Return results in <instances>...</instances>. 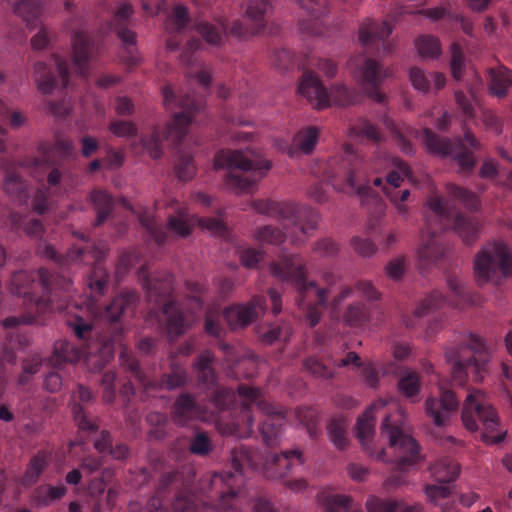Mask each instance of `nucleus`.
<instances>
[{
  "instance_id": "1",
  "label": "nucleus",
  "mask_w": 512,
  "mask_h": 512,
  "mask_svg": "<svg viewBox=\"0 0 512 512\" xmlns=\"http://www.w3.org/2000/svg\"><path fill=\"white\" fill-rule=\"evenodd\" d=\"M105 253L104 244L73 246L64 256L58 254L48 243L43 242L38 246V254L54 261L62 269L73 263L95 264L87 278L91 296L84 302L85 307L76 305L77 312L67 320L68 327L81 341V346L77 347L67 340L55 342L50 359L53 368L84 359L88 366L101 370L113 358L115 345H122L123 318L134 310L137 294L132 290H125L116 295L108 305L102 307L98 304L97 297L104 294L109 278L101 265Z\"/></svg>"
},
{
  "instance_id": "2",
  "label": "nucleus",
  "mask_w": 512,
  "mask_h": 512,
  "mask_svg": "<svg viewBox=\"0 0 512 512\" xmlns=\"http://www.w3.org/2000/svg\"><path fill=\"white\" fill-rule=\"evenodd\" d=\"M231 465L234 472H214L202 476L196 492L192 489V480L184 478V472H167L163 474L148 506L155 512L165 510L170 505L172 512H242L244 471L257 468V454L240 445L232 451Z\"/></svg>"
},
{
  "instance_id": "3",
  "label": "nucleus",
  "mask_w": 512,
  "mask_h": 512,
  "mask_svg": "<svg viewBox=\"0 0 512 512\" xmlns=\"http://www.w3.org/2000/svg\"><path fill=\"white\" fill-rule=\"evenodd\" d=\"M72 285L69 277L50 272L46 268L13 273L10 281L11 292L27 298L34 311L21 316H9L3 320V326L14 328L20 324H34L46 312L69 310Z\"/></svg>"
},
{
  "instance_id": "4",
  "label": "nucleus",
  "mask_w": 512,
  "mask_h": 512,
  "mask_svg": "<svg viewBox=\"0 0 512 512\" xmlns=\"http://www.w3.org/2000/svg\"><path fill=\"white\" fill-rule=\"evenodd\" d=\"M142 286L146 291L147 299L159 309L161 321L164 322V330L170 340L183 335L195 321V311L202 309L201 295L204 286L187 282V289L191 295L186 299L185 305L172 299L173 276L170 273H162L150 277L145 267L139 270Z\"/></svg>"
},
{
  "instance_id": "5",
  "label": "nucleus",
  "mask_w": 512,
  "mask_h": 512,
  "mask_svg": "<svg viewBox=\"0 0 512 512\" xmlns=\"http://www.w3.org/2000/svg\"><path fill=\"white\" fill-rule=\"evenodd\" d=\"M429 212L425 216V228L418 249V263L423 270L430 268L446 253L439 238L441 232L452 229L465 244H472L479 235V223L462 213L455 216L448 209V202L440 196H432L427 201Z\"/></svg>"
},
{
  "instance_id": "6",
  "label": "nucleus",
  "mask_w": 512,
  "mask_h": 512,
  "mask_svg": "<svg viewBox=\"0 0 512 512\" xmlns=\"http://www.w3.org/2000/svg\"><path fill=\"white\" fill-rule=\"evenodd\" d=\"M363 167L362 158L351 145H345L342 153L330 158L324 165L323 176L340 192L356 193L362 197V205L371 202L374 207L367 223L368 234H377L386 205L380 197L363 184H358V176Z\"/></svg>"
},
{
  "instance_id": "7",
  "label": "nucleus",
  "mask_w": 512,
  "mask_h": 512,
  "mask_svg": "<svg viewBox=\"0 0 512 512\" xmlns=\"http://www.w3.org/2000/svg\"><path fill=\"white\" fill-rule=\"evenodd\" d=\"M272 276L289 283L296 291V302L310 327H315L327 307L328 288L307 279L305 261L299 254L282 253L269 267Z\"/></svg>"
},
{
  "instance_id": "8",
  "label": "nucleus",
  "mask_w": 512,
  "mask_h": 512,
  "mask_svg": "<svg viewBox=\"0 0 512 512\" xmlns=\"http://www.w3.org/2000/svg\"><path fill=\"white\" fill-rule=\"evenodd\" d=\"M238 396L242 399L240 420L233 421L227 426L224 433L235 435L239 438H248L253 433L254 418L252 408L255 406L265 414V419L259 426L263 442L267 446H274L278 443L281 429L285 424V417L276 407L268 403L258 388L240 384L237 388Z\"/></svg>"
},
{
  "instance_id": "9",
  "label": "nucleus",
  "mask_w": 512,
  "mask_h": 512,
  "mask_svg": "<svg viewBox=\"0 0 512 512\" xmlns=\"http://www.w3.org/2000/svg\"><path fill=\"white\" fill-rule=\"evenodd\" d=\"M138 219L141 226L158 245L168 244L179 238H187L197 225L213 234L224 235L226 233V225L221 218H200L191 213L186 205L180 204L177 205L174 213L167 217L165 225L158 223L148 210L141 211Z\"/></svg>"
},
{
  "instance_id": "10",
  "label": "nucleus",
  "mask_w": 512,
  "mask_h": 512,
  "mask_svg": "<svg viewBox=\"0 0 512 512\" xmlns=\"http://www.w3.org/2000/svg\"><path fill=\"white\" fill-rule=\"evenodd\" d=\"M444 355L446 362L451 365V377L455 385H465L469 377L474 382H481L488 373V348L476 334L462 336L457 344L446 348Z\"/></svg>"
},
{
  "instance_id": "11",
  "label": "nucleus",
  "mask_w": 512,
  "mask_h": 512,
  "mask_svg": "<svg viewBox=\"0 0 512 512\" xmlns=\"http://www.w3.org/2000/svg\"><path fill=\"white\" fill-rule=\"evenodd\" d=\"M216 169L227 168V186L236 193H250L271 168V162L249 151L222 150L214 158Z\"/></svg>"
},
{
  "instance_id": "12",
  "label": "nucleus",
  "mask_w": 512,
  "mask_h": 512,
  "mask_svg": "<svg viewBox=\"0 0 512 512\" xmlns=\"http://www.w3.org/2000/svg\"><path fill=\"white\" fill-rule=\"evenodd\" d=\"M179 106L182 111L174 114L172 120L162 132L159 128H155L150 136L141 138L143 149L153 159H159L162 156L163 141H171L176 147L181 145L187 134L189 124L195 122L196 115L204 110L205 99L195 92L187 93L179 100Z\"/></svg>"
},
{
  "instance_id": "13",
  "label": "nucleus",
  "mask_w": 512,
  "mask_h": 512,
  "mask_svg": "<svg viewBox=\"0 0 512 512\" xmlns=\"http://www.w3.org/2000/svg\"><path fill=\"white\" fill-rule=\"evenodd\" d=\"M273 8L274 0H249L246 7V17L250 21L249 27L238 20L233 21L229 26L221 21V30H219L213 24L200 21L196 25V30L211 45H218L223 33H230L238 38L261 34L265 31L267 15L273 11Z\"/></svg>"
},
{
  "instance_id": "14",
  "label": "nucleus",
  "mask_w": 512,
  "mask_h": 512,
  "mask_svg": "<svg viewBox=\"0 0 512 512\" xmlns=\"http://www.w3.org/2000/svg\"><path fill=\"white\" fill-rule=\"evenodd\" d=\"M119 361L122 368L129 373L130 377L129 381L124 383L120 390V393L127 398L135 392L131 379H134L141 387H143L147 394H151L158 390H174L183 387L188 381L186 369L182 365L174 362L171 363L170 372L163 374L159 381L149 379L142 371L139 362L133 355L132 351L127 347L122 348Z\"/></svg>"
},
{
  "instance_id": "15",
  "label": "nucleus",
  "mask_w": 512,
  "mask_h": 512,
  "mask_svg": "<svg viewBox=\"0 0 512 512\" xmlns=\"http://www.w3.org/2000/svg\"><path fill=\"white\" fill-rule=\"evenodd\" d=\"M381 432L389 438L390 448L395 455L396 473L384 482L386 489L396 488L404 484L402 473L416 465L421 460L420 446L410 435L392 421L391 415H385L381 424Z\"/></svg>"
},
{
  "instance_id": "16",
  "label": "nucleus",
  "mask_w": 512,
  "mask_h": 512,
  "mask_svg": "<svg viewBox=\"0 0 512 512\" xmlns=\"http://www.w3.org/2000/svg\"><path fill=\"white\" fill-rule=\"evenodd\" d=\"M461 418L465 428L471 432L477 431L481 424L483 426L482 440L487 444H499L505 438V432L494 433L499 418L480 390H474L468 394Z\"/></svg>"
},
{
  "instance_id": "17",
  "label": "nucleus",
  "mask_w": 512,
  "mask_h": 512,
  "mask_svg": "<svg viewBox=\"0 0 512 512\" xmlns=\"http://www.w3.org/2000/svg\"><path fill=\"white\" fill-rule=\"evenodd\" d=\"M39 157L34 159V173L38 170L47 173V183L49 187L59 192H67L72 183V174L62 162L56 160V156L65 158L73 153L74 146L71 140L57 138L53 147L41 145L39 147Z\"/></svg>"
},
{
  "instance_id": "18",
  "label": "nucleus",
  "mask_w": 512,
  "mask_h": 512,
  "mask_svg": "<svg viewBox=\"0 0 512 512\" xmlns=\"http://www.w3.org/2000/svg\"><path fill=\"white\" fill-rule=\"evenodd\" d=\"M424 135L425 145L431 153L451 157L462 172H471L474 169L476 160L473 151L480 150L481 144L471 131L465 130L463 138L454 142L438 136L428 128L424 130Z\"/></svg>"
},
{
  "instance_id": "19",
  "label": "nucleus",
  "mask_w": 512,
  "mask_h": 512,
  "mask_svg": "<svg viewBox=\"0 0 512 512\" xmlns=\"http://www.w3.org/2000/svg\"><path fill=\"white\" fill-rule=\"evenodd\" d=\"M474 273L479 285L499 283L512 276V256L506 244L493 242L485 245L475 256Z\"/></svg>"
},
{
  "instance_id": "20",
  "label": "nucleus",
  "mask_w": 512,
  "mask_h": 512,
  "mask_svg": "<svg viewBox=\"0 0 512 512\" xmlns=\"http://www.w3.org/2000/svg\"><path fill=\"white\" fill-rule=\"evenodd\" d=\"M253 208L260 214L290 222L306 236L317 229L320 219L319 212L314 208L295 203L257 200Z\"/></svg>"
},
{
  "instance_id": "21",
  "label": "nucleus",
  "mask_w": 512,
  "mask_h": 512,
  "mask_svg": "<svg viewBox=\"0 0 512 512\" xmlns=\"http://www.w3.org/2000/svg\"><path fill=\"white\" fill-rule=\"evenodd\" d=\"M34 80L38 90L43 94H50L58 88H67L70 81V64L59 55H52L49 66L38 61L34 65Z\"/></svg>"
},
{
  "instance_id": "22",
  "label": "nucleus",
  "mask_w": 512,
  "mask_h": 512,
  "mask_svg": "<svg viewBox=\"0 0 512 512\" xmlns=\"http://www.w3.org/2000/svg\"><path fill=\"white\" fill-rule=\"evenodd\" d=\"M393 75L390 67L383 66L371 56L363 58L357 69V77L364 94L373 101L384 104L387 96L380 91V85Z\"/></svg>"
},
{
  "instance_id": "23",
  "label": "nucleus",
  "mask_w": 512,
  "mask_h": 512,
  "mask_svg": "<svg viewBox=\"0 0 512 512\" xmlns=\"http://www.w3.org/2000/svg\"><path fill=\"white\" fill-rule=\"evenodd\" d=\"M132 14V5L121 3L108 23L109 29L122 41L124 45L122 58L130 67L137 65L140 60L135 48L136 34L129 28Z\"/></svg>"
},
{
  "instance_id": "24",
  "label": "nucleus",
  "mask_w": 512,
  "mask_h": 512,
  "mask_svg": "<svg viewBox=\"0 0 512 512\" xmlns=\"http://www.w3.org/2000/svg\"><path fill=\"white\" fill-rule=\"evenodd\" d=\"M430 472L438 484L427 485L425 493L432 502L447 498L451 493L450 483L454 482L460 473L457 462L450 458H441L430 466Z\"/></svg>"
},
{
  "instance_id": "25",
  "label": "nucleus",
  "mask_w": 512,
  "mask_h": 512,
  "mask_svg": "<svg viewBox=\"0 0 512 512\" xmlns=\"http://www.w3.org/2000/svg\"><path fill=\"white\" fill-rule=\"evenodd\" d=\"M391 33L392 27L386 21L378 22L367 18L359 26L358 39L367 52L379 51L381 47L383 53L390 54L393 47L387 39Z\"/></svg>"
},
{
  "instance_id": "26",
  "label": "nucleus",
  "mask_w": 512,
  "mask_h": 512,
  "mask_svg": "<svg viewBox=\"0 0 512 512\" xmlns=\"http://www.w3.org/2000/svg\"><path fill=\"white\" fill-rule=\"evenodd\" d=\"M71 42L73 69L77 74L85 77L89 70V60L98 52V43L84 28L72 34Z\"/></svg>"
},
{
  "instance_id": "27",
  "label": "nucleus",
  "mask_w": 512,
  "mask_h": 512,
  "mask_svg": "<svg viewBox=\"0 0 512 512\" xmlns=\"http://www.w3.org/2000/svg\"><path fill=\"white\" fill-rule=\"evenodd\" d=\"M266 309L264 296H255L246 305L237 304L225 309L223 317L232 329L244 328Z\"/></svg>"
},
{
  "instance_id": "28",
  "label": "nucleus",
  "mask_w": 512,
  "mask_h": 512,
  "mask_svg": "<svg viewBox=\"0 0 512 512\" xmlns=\"http://www.w3.org/2000/svg\"><path fill=\"white\" fill-rule=\"evenodd\" d=\"M426 413L437 426L445 425L453 412L458 409L459 401L455 393L439 386V397H429L426 400Z\"/></svg>"
},
{
  "instance_id": "29",
  "label": "nucleus",
  "mask_w": 512,
  "mask_h": 512,
  "mask_svg": "<svg viewBox=\"0 0 512 512\" xmlns=\"http://www.w3.org/2000/svg\"><path fill=\"white\" fill-rule=\"evenodd\" d=\"M72 399V413L79 430L88 434L96 432L99 428L97 418L89 415L83 407V404L90 403L94 399L92 392L84 385L78 384Z\"/></svg>"
},
{
  "instance_id": "30",
  "label": "nucleus",
  "mask_w": 512,
  "mask_h": 512,
  "mask_svg": "<svg viewBox=\"0 0 512 512\" xmlns=\"http://www.w3.org/2000/svg\"><path fill=\"white\" fill-rule=\"evenodd\" d=\"M298 92L316 109L329 106V95L321 80L311 71L303 74Z\"/></svg>"
},
{
  "instance_id": "31",
  "label": "nucleus",
  "mask_w": 512,
  "mask_h": 512,
  "mask_svg": "<svg viewBox=\"0 0 512 512\" xmlns=\"http://www.w3.org/2000/svg\"><path fill=\"white\" fill-rule=\"evenodd\" d=\"M171 415L176 424L184 426L191 420L202 419L203 411L193 395L181 393L173 404Z\"/></svg>"
},
{
  "instance_id": "32",
  "label": "nucleus",
  "mask_w": 512,
  "mask_h": 512,
  "mask_svg": "<svg viewBox=\"0 0 512 512\" xmlns=\"http://www.w3.org/2000/svg\"><path fill=\"white\" fill-rule=\"evenodd\" d=\"M303 463L304 458L299 449L286 450L281 454L271 456L267 475L272 478H284L295 466H301Z\"/></svg>"
},
{
  "instance_id": "33",
  "label": "nucleus",
  "mask_w": 512,
  "mask_h": 512,
  "mask_svg": "<svg viewBox=\"0 0 512 512\" xmlns=\"http://www.w3.org/2000/svg\"><path fill=\"white\" fill-rule=\"evenodd\" d=\"M385 159L391 171L386 177V185L383 187V191L387 198H389L390 192L399 194L398 188L405 177H410L411 169L405 161L398 157L385 154Z\"/></svg>"
},
{
  "instance_id": "34",
  "label": "nucleus",
  "mask_w": 512,
  "mask_h": 512,
  "mask_svg": "<svg viewBox=\"0 0 512 512\" xmlns=\"http://www.w3.org/2000/svg\"><path fill=\"white\" fill-rule=\"evenodd\" d=\"M386 406V402L382 399L373 403L370 407H368L365 412L358 418L356 424L357 438L361 442L363 448L367 451H370V441L372 435L374 433V411L379 408H384ZM372 455L371 452H369Z\"/></svg>"
},
{
  "instance_id": "35",
  "label": "nucleus",
  "mask_w": 512,
  "mask_h": 512,
  "mask_svg": "<svg viewBox=\"0 0 512 512\" xmlns=\"http://www.w3.org/2000/svg\"><path fill=\"white\" fill-rule=\"evenodd\" d=\"M446 303V298L439 291H433L429 294L413 311L412 315H404L403 323L407 328L417 326V321L427 315L430 311L442 307Z\"/></svg>"
},
{
  "instance_id": "36",
  "label": "nucleus",
  "mask_w": 512,
  "mask_h": 512,
  "mask_svg": "<svg viewBox=\"0 0 512 512\" xmlns=\"http://www.w3.org/2000/svg\"><path fill=\"white\" fill-rule=\"evenodd\" d=\"M214 361V354L210 350H205L192 364L199 382L207 388H213L216 384L217 376L214 369Z\"/></svg>"
},
{
  "instance_id": "37",
  "label": "nucleus",
  "mask_w": 512,
  "mask_h": 512,
  "mask_svg": "<svg viewBox=\"0 0 512 512\" xmlns=\"http://www.w3.org/2000/svg\"><path fill=\"white\" fill-rule=\"evenodd\" d=\"M89 198L97 214L94 225L100 226L111 216L116 201L111 194L102 189L91 191Z\"/></svg>"
},
{
  "instance_id": "38",
  "label": "nucleus",
  "mask_w": 512,
  "mask_h": 512,
  "mask_svg": "<svg viewBox=\"0 0 512 512\" xmlns=\"http://www.w3.org/2000/svg\"><path fill=\"white\" fill-rule=\"evenodd\" d=\"M512 85V70L505 66L491 68L488 71V87L490 92L499 97H505Z\"/></svg>"
},
{
  "instance_id": "39",
  "label": "nucleus",
  "mask_w": 512,
  "mask_h": 512,
  "mask_svg": "<svg viewBox=\"0 0 512 512\" xmlns=\"http://www.w3.org/2000/svg\"><path fill=\"white\" fill-rule=\"evenodd\" d=\"M4 191L14 201L24 204L28 200V186L26 181L14 170L7 169L4 179Z\"/></svg>"
},
{
  "instance_id": "40",
  "label": "nucleus",
  "mask_w": 512,
  "mask_h": 512,
  "mask_svg": "<svg viewBox=\"0 0 512 512\" xmlns=\"http://www.w3.org/2000/svg\"><path fill=\"white\" fill-rule=\"evenodd\" d=\"M447 284L453 295V299L450 300V305L453 307L463 309L466 305H476L479 303L480 295L466 290L457 277L450 276Z\"/></svg>"
},
{
  "instance_id": "41",
  "label": "nucleus",
  "mask_w": 512,
  "mask_h": 512,
  "mask_svg": "<svg viewBox=\"0 0 512 512\" xmlns=\"http://www.w3.org/2000/svg\"><path fill=\"white\" fill-rule=\"evenodd\" d=\"M409 77L413 87L422 92H427L432 85L436 90H440L446 84V78L442 73H432L427 76L417 67L410 69Z\"/></svg>"
},
{
  "instance_id": "42",
  "label": "nucleus",
  "mask_w": 512,
  "mask_h": 512,
  "mask_svg": "<svg viewBox=\"0 0 512 512\" xmlns=\"http://www.w3.org/2000/svg\"><path fill=\"white\" fill-rule=\"evenodd\" d=\"M50 458L44 451H39L34 455L26 468L24 475L22 476L21 483L23 486L29 487L35 484L45 469L48 467Z\"/></svg>"
},
{
  "instance_id": "43",
  "label": "nucleus",
  "mask_w": 512,
  "mask_h": 512,
  "mask_svg": "<svg viewBox=\"0 0 512 512\" xmlns=\"http://www.w3.org/2000/svg\"><path fill=\"white\" fill-rule=\"evenodd\" d=\"M354 290L360 296L365 297L368 300H377V299H379V296H380V294L378 293V291L375 289V287L372 285V283L370 281L361 280L355 284L354 288L345 287L341 290V292L336 297H334V299L332 300V303H331L333 310H336L340 306V304L342 303L343 300L350 297L354 293Z\"/></svg>"
},
{
  "instance_id": "44",
  "label": "nucleus",
  "mask_w": 512,
  "mask_h": 512,
  "mask_svg": "<svg viewBox=\"0 0 512 512\" xmlns=\"http://www.w3.org/2000/svg\"><path fill=\"white\" fill-rule=\"evenodd\" d=\"M368 512H420L421 507L406 506L403 502L395 500H383L376 496H370L366 501Z\"/></svg>"
},
{
  "instance_id": "45",
  "label": "nucleus",
  "mask_w": 512,
  "mask_h": 512,
  "mask_svg": "<svg viewBox=\"0 0 512 512\" xmlns=\"http://www.w3.org/2000/svg\"><path fill=\"white\" fill-rule=\"evenodd\" d=\"M67 493L65 486L41 485L32 495V501L36 507H47L52 502L61 499Z\"/></svg>"
},
{
  "instance_id": "46",
  "label": "nucleus",
  "mask_w": 512,
  "mask_h": 512,
  "mask_svg": "<svg viewBox=\"0 0 512 512\" xmlns=\"http://www.w3.org/2000/svg\"><path fill=\"white\" fill-rule=\"evenodd\" d=\"M42 0H21L14 6V12L20 16L27 26L34 28L38 25L41 14Z\"/></svg>"
},
{
  "instance_id": "47",
  "label": "nucleus",
  "mask_w": 512,
  "mask_h": 512,
  "mask_svg": "<svg viewBox=\"0 0 512 512\" xmlns=\"http://www.w3.org/2000/svg\"><path fill=\"white\" fill-rule=\"evenodd\" d=\"M446 193L469 211H477L480 207L478 195L467 188L448 183L446 185Z\"/></svg>"
},
{
  "instance_id": "48",
  "label": "nucleus",
  "mask_w": 512,
  "mask_h": 512,
  "mask_svg": "<svg viewBox=\"0 0 512 512\" xmlns=\"http://www.w3.org/2000/svg\"><path fill=\"white\" fill-rule=\"evenodd\" d=\"M319 133L315 126L303 128L294 136L293 146L304 154H310L318 142Z\"/></svg>"
},
{
  "instance_id": "49",
  "label": "nucleus",
  "mask_w": 512,
  "mask_h": 512,
  "mask_svg": "<svg viewBox=\"0 0 512 512\" xmlns=\"http://www.w3.org/2000/svg\"><path fill=\"white\" fill-rule=\"evenodd\" d=\"M326 512H363L361 508H353L352 499L346 495L327 494L322 499Z\"/></svg>"
},
{
  "instance_id": "50",
  "label": "nucleus",
  "mask_w": 512,
  "mask_h": 512,
  "mask_svg": "<svg viewBox=\"0 0 512 512\" xmlns=\"http://www.w3.org/2000/svg\"><path fill=\"white\" fill-rule=\"evenodd\" d=\"M328 95L329 103L332 101L334 104L339 106L354 104L359 99L358 92L344 84H335L332 86Z\"/></svg>"
},
{
  "instance_id": "51",
  "label": "nucleus",
  "mask_w": 512,
  "mask_h": 512,
  "mask_svg": "<svg viewBox=\"0 0 512 512\" xmlns=\"http://www.w3.org/2000/svg\"><path fill=\"white\" fill-rule=\"evenodd\" d=\"M382 122L385 125V127L391 132L392 136L397 142V145L399 146L400 150L403 153L411 155L415 152L413 144L408 140L406 136V133L409 129L408 127H398L394 123V121H392L387 115H384Z\"/></svg>"
},
{
  "instance_id": "52",
  "label": "nucleus",
  "mask_w": 512,
  "mask_h": 512,
  "mask_svg": "<svg viewBox=\"0 0 512 512\" xmlns=\"http://www.w3.org/2000/svg\"><path fill=\"white\" fill-rule=\"evenodd\" d=\"M42 363L43 359L38 353L27 355L22 360V371L18 377V384L21 386L29 384L32 377L40 371Z\"/></svg>"
},
{
  "instance_id": "53",
  "label": "nucleus",
  "mask_w": 512,
  "mask_h": 512,
  "mask_svg": "<svg viewBox=\"0 0 512 512\" xmlns=\"http://www.w3.org/2000/svg\"><path fill=\"white\" fill-rule=\"evenodd\" d=\"M415 47L423 58L434 59L441 54V44L437 37L432 35H420L415 39Z\"/></svg>"
},
{
  "instance_id": "54",
  "label": "nucleus",
  "mask_w": 512,
  "mask_h": 512,
  "mask_svg": "<svg viewBox=\"0 0 512 512\" xmlns=\"http://www.w3.org/2000/svg\"><path fill=\"white\" fill-rule=\"evenodd\" d=\"M213 450L210 436L205 431H196L189 441V452L193 455L205 457Z\"/></svg>"
},
{
  "instance_id": "55",
  "label": "nucleus",
  "mask_w": 512,
  "mask_h": 512,
  "mask_svg": "<svg viewBox=\"0 0 512 512\" xmlns=\"http://www.w3.org/2000/svg\"><path fill=\"white\" fill-rule=\"evenodd\" d=\"M305 370L316 378L330 379L334 375V367L329 363H324L318 357H308L304 360Z\"/></svg>"
},
{
  "instance_id": "56",
  "label": "nucleus",
  "mask_w": 512,
  "mask_h": 512,
  "mask_svg": "<svg viewBox=\"0 0 512 512\" xmlns=\"http://www.w3.org/2000/svg\"><path fill=\"white\" fill-rule=\"evenodd\" d=\"M369 320V311L364 303L357 302L348 306L344 321L352 327H360Z\"/></svg>"
},
{
  "instance_id": "57",
  "label": "nucleus",
  "mask_w": 512,
  "mask_h": 512,
  "mask_svg": "<svg viewBox=\"0 0 512 512\" xmlns=\"http://www.w3.org/2000/svg\"><path fill=\"white\" fill-rule=\"evenodd\" d=\"M327 431L331 442L338 449H344L347 446V437H346V424L344 420L334 418L332 419L327 426Z\"/></svg>"
},
{
  "instance_id": "58",
  "label": "nucleus",
  "mask_w": 512,
  "mask_h": 512,
  "mask_svg": "<svg viewBox=\"0 0 512 512\" xmlns=\"http://www.w3.org/2000/svg\"><path fill=\"white\" fill-rule=\"evenodd\" d=\"M399 391L407 398H412L419 393L420 378L416 372L408 371L399 380Z\"/></svg>"
},
{
  "instance_id": "59",
  "label": "nucleus",
  "mask_w": 512,
  "mask_h": 512,
  "mask_svg": "<svg viewBox=\"0 0 512 512\" xmlns=\"http://www.w3.org/2000/svg\"><path fill=\"white\" fill-rule=\"evenodd\" d=\"M196 167L193 158L184 153H180L175 165V174L179 180L188 181L193 178Z\"/></svg>"
},
{
  "instance_id": "60",
  "label": "nucleus",
  "mask_w": 512,
  "mask_h": 512,
  "mask_svg": "<svg viewBox=\"0 0 512 512\" xmlns=\"http://www.w3.org/2000/svg\"><path fill=\"white\" fill-rule=\"evenodd\" d=\"M255 238L260 242L277 245L285 240L286 235L279 228L266 225L256 230Z\"/></svg>"
},
{
  "instance_id": "61",
  "label": "nucleus",
  "mask_w": 512,
  "mask_h": 512,
  "mask_svg": "<svg viewBox=\"0 0 512 512\" xmlns=\"http://www.w3.org/2000/svg\"><path fill=\"white\" fill-rule=\"evenodd\" d=\"M236 394L233 390L227 388H217L211 395V402L219 410L223 411L235 402Z\"/></svg>"
},
{
  "instance_id": "62",
  "label": "nucleus",
  "mask_w": 512,
  "mask_h": 512,
  "mask_svg": "<svg viewBox=\"0 0 512 512\" xmlns=\"http://www.w3.org/2000/svg\"><path fill=\"white\" fill-rule=\"evenodd\" d=\"M465 67V58L461 46L457 43L451 45V62L450 68L452 76L459 80L462 77L463 69Z\"/></svg>"
},
{
  "instance_id": "63",
  "label": "nucleus",
  "mask_w": 512,
  "mask_h": 512,
  "mask_svg": "<svg viewBox=\"0 0 512 512\" xmlns=\"http://www.w3.org/2000/svg\"><path fill=\"white\" fill-rule=\"evenodd\" d=\"M52 201L46 187L38 188L32 199V209L35 213L42 215L51 207Z\"/></svg>"
},
{
  "instance_id": "64",
  "label": "nucleus",
  "mask_w": 512,
  "mask_h": 512,
  "mask_svg": "<svg viewBox=\"0 0 512 512\" xmlns=\"http://www.w3.org/2000/svg\"><path fill=\"white\" fill-rule=\"evenodd\" d=\"M354 129L359 136L366 137L375 143L381 142L384 138L379 129L368 120H362Z\"/></svg>"
}]
</instances>
